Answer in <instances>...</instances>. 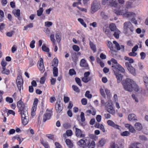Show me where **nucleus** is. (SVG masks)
Returning a JSON list of instances; mask_svg holds the SVG:
<instances>
[{"instance_id": "11", "label": "nucleus", "mask_w": 148, "mask_h": 148, "mask_svg": "<svg viewBox=\"0 0 148 148\" xmlns=\"http://www.w3.org/2000/svg\"><path fill=\"white\" fill-rule=\"evenodd\" d=\"M125 65L128 70L132 74L134 75L135 74V69L133 67L131 64L129 63L128 62H125Z\"/></svg>"}, {"instance_id": "47", "label": "nucleus", "mask_w": 148, "mask_h": 148, "mask_svg": "<svg viewBox=\"0 0 148 148\" xmlns=\"http://www.w3.org/2000/svg\"><path fill=\"white\" fill-rule=\"evenodd\" d=\"M52 23L51 22L47 21L45 23V26L47 27H50L52 25Z\"/></svg>"}, {"instance_id": "7", "label": "nucleus", "mask_w": 148, "mask_h": 148, "mask_svg": "<svg viewBox=\"0 0 148 148\" xmlns=\"http://www.w3.org/2000/svg\"><path fill=\"white\" fill-rule=\"evenodd\" d=\"M7 64V63L5 61L2 60L1 62V65L2 67V70L1 71V73L7 75L9 74L10 73V70L8 69H6L5 66Z\"/></svg>"}, {"instance_id": "32", "label": "nucleus", "mask_w": 148, "mask_h": 148, "mask_svg": "<svg viewBox=\"0 0 148 148\" xmlns=\"http://www.w3.org/2000/svg\"><path fill=\"white\" fill-rule=\"evenodd\" d=\"M113 105V103L111 100H108L106 103L105 107L107 108Z\"/></svg>"}, {"instance_id": "46", "label": "nucleus", "mask_w": 148, "mask_h": 148, "mask_svg": "<svg viewBox=\"0 0 148 148\" xmlns=\"http://www.w3.org/2000/svg\"><path fill=\"white\" fill-rule=\"evenodd\" d=\"M75 80L77 84L80 86H82V85L81 82V80L78 77H76L75 78Z\"/></svg>"}, {"instance_id": "21", "label": "nucleus", "mask_w": 148, "mask_h": 148, "mask_svg": "<svg viewBox=\"0 0 148 148\" xmlns=\"http://www.w3.org/2000/svg\"><path fill=\"white\" fill-rule=\"evenodd\" d=\"M39 69L40 71H42L43 70L44 67L43 61L42 58H40V61L39 62Z\"/></svg>"}, {"instance_id": "59", "label": "nucleus", "mask_w": 148, "mask_h": 148, "mask_svg": "<svg viewBox=\"0 0 148 148\" xmlns=\"http://www.w3.org/2000/svg\"><path fill=\"white\" fill-rule=\"evenodd\" d=\"M33 27V24L32 23H30L29 25L26 26L24 27V28L25 30H27L28 28H32Z\"/></svg>"}, {"instance_id": "10", "label": "nucleus", "mask_w": 148, "mask_h": 148, "mask_svg": "<svg viewBox=\"0 0 148 148\" xmlns=\"http://www.w3.org/2000/svg\"><path fill=\"white\" fill-rule=\"evenodd\" d=\"M17 106L20 112L27 110V108L26 107L23 103L20 100L17 103Z\"/></svg>"}, {"instance_id": "27", "label": "nucleus", "mask_w": 148, "mask_h": 148, "mask_svg": "<svg viewBox=\"0 0 148 148\" xmlns=\"http://www.w3.org/2000/svg\"><path fill=\"white\" fill-rule=\"evenodd\" d=\"M106 143V140L104 138H101L97 146L98 147L103 146Z\"/></svg>"}, {"instance_id": "51", "label": "nucleus", "mask_w": 148, "mask_h": 148, "mask_svg": "<svg viewBox=\"0 0 148 148\" xmlns=\"http://www.w3.org/2000/svg\"><path fill=\"white\" fill-rule=\"evenodd\" d=\"M103 30L105 33L107 35H108L110 34H111V32H110L108 29H107L106 28H103Z\"/></svg>"}, {"instance_id": "33", "label": "nucleus", "mask_w": 148, "mask_h": 148, "mask_svg": "<svg viewBox=\"0 0 148 148\" xmlns=\"http://www.w3.org/2000/svg\"><path fill=\"white\" fill-rule=\"evenodd\" d=\"M40 143L45 147V148H50L49 145L47 142L44 140H41Z\"/></svg>"}, {"instance_id": "23", "label": "nucleus", "mask_w": 148, "mask_h": 148, "mask_svg": "<svg viewBox=\"0 0 148 148\" xmlns=\"http://www.w3.org/2000/svg\"><path fill=\"white\" fill-rule=\"evenodd\" d=\"M106 109L107 111L111 114L113 115L115 114V110L112 106L108 107Z\"/></svg>"}, {"instance_id": "57", "label": "nucleus", "mask_w": 148, "mask_h": 148, "mask_svg": "<svg viewBox=\"0 0 148 148\" xmlns=\"http://www.w3.org/2000/svg\"><path fill=\"white\" fill-rule=\"evenodd\" d=\"M50 37L51 41L54 43L56 41L54 38V35L53 34H51Z\"/></svg>"}, {"instance_id": "30", "label": "nucleus", "mask_w": 148, "mask_h": 148, "mask_svg": "<svg viewBox=\"0 0 148 148\" xmlns=\"http://www.w3.org/2000/svg\"><path fill=\"white\" fill-rule=\"evenodd\" d=\"M58 69L56 67L54 66L53 68V74L54 77H57L58 74Z\"/></svg>"}, {"instance_id": "4", "label": "nucleus", "mask_w": 148, "mask_h": 148, "mask_svg": "<svg viewBox=\"0 0 148 148\" xmlns=\"http://www.w3.org/2000/svg\"><path fill=\"white\" fill-rule=\"evenodd\" d=\"M21 115L22 123L24 125H26L28 121V115L27 110L20 112Z\"/></svg>"}, {"instance_id": "28", "label": "nucleus", "mask_w": 148, "mask_h": 148, "mask_svg": "<svg viewBox=\"0 0 148 148\" xmlns=\"http://www.w3.org/2000/svg\"><path fill=\"white\" fill-rule=\"evenodd\" d=\"M65 142L69 148H72L73 147V144L72 143L70 140L67 139L66 140Z\"/></svg>"}, {"instance_id": "49", "label": "nucleus", "mask_w": 148, "mask_h": 148, "mask_svg": "<svg viewBox=\"0 0 148 148\" xmlns=\"http://www.w3.org/2000/svg\"><path fill=\"white\" fill-rule=\"evenodd\" d=\"M72 87L75 91L77 92H79V89L77 86L73 85L72 86Z\"/></svg>"}, {"instance_id": "60", "label": "nucleus", "mask_w": 148, "mask_h": 148, "mask_svg": "<svg viewBox=\"0 0 148 148\" xmlns=\"http://www.w3.org/2000/svg\"><path fill=\"white\" fill-rule=\"evenodd\" d=\"M85 143V141L84 140L81 139L78 142L77 144L81 146L82 145L84 144Z\"/></svg>"}, {"instance_id": "5", "label": "nucleus", "mask_w": 148, "mask_h": 148, "mask_svg": "<svg viewBox=\"0 0 148 148\" xmlns=\"http://www.w3.org/2000/svg\"><path fill=\"white\" fill-rule=\"evenodd\" d=\"M99 2L97 0H95L91 5V10L92 14L94 13L100 8Z\"/></svg>"}, {"instance_id": "22", "label": "nucleus", "mask_w": 148, "mask_h": 148, "mask_svg": "<svg viewBox=\"0 0 148 148\" xmlns=\"http://www.w3.org/2000/svg\"><path fill=\"white\" fill-rule=\"evenodd\" d=\"M17 85L19 90L20 91L21 90L22 87L23 81V80H20L19 81H16Z\"/></svg>"}, {"instance_id": "58", "label": "nucleus", "mask_w": 148, "mask_h": 148, "mask_svg": "<svg viewBox=\"0 0 148 148\" xmlns=\"http://www.w3.org/2000/svg\"><path fill=\"white\" fill-rule=\"evenodd\" d=\"M35 41L34 40H32L30 42V47L31 48H34L35 47L34 44Z\"/></svg>"}, {"instance_id": "26", "label": "nucleus", "mask_w": 148, "mask_h": 148, "mask_svg": "<svg viewBox=\"0 0 148 148\" xmlns=\"http://www.w3.org/2000/svg\"><path fill=\"white\" fill-rule=\"evenodd\" d=\"M136 129L138 130H141L143 128L142 125L140 123H136L134 125Z\"/></svg>"}, {"instance_id": "38", "label": "nucleus", "mask_w": 148, "mask_h": 148, "mask_svg": "<svg viewBox=\"0 0 148 148\" xmlns=\"http://www.w3.org/2000/svg\"><path fill=\"white\" fill-rule=\"evenodd\" d=\"M78 21H79L81 24L83 25L85 27H86V25L85 23L84 22L83 20L81 18L78 19Z\"/></svg>"}, {"instance_id": "64", "label": "nucleus", "mask_w": 148, "mask_h": 148, "mask_svg": "<svg viewBox=\"0 0 148 148\" xmlns=\"http://www.w3.org/2000/svg\"><path fill=\"white\" fill-rule=\"evenodd\" d=\"M110 148H119V147H118L117 144H115L114 143H113L111 145Z\"/></svg>"}, {"instance_id": "19", "label": "nucleus", "mask_w": 148, "mask_h": 148, "mask_svg": "<svg viewBox=\"0 0 148 148\" xmlns=\"http://www.w3.org/2000/svg\"><path fill=\"white\" fill-rule=\"evenodd\" d=\"M109 5L112 6H114L118 8H120V6L119 5V4L116 1L111 0L110 1Z\"/></svg>"}, {"instance_id": "43", "label": "nucleus", "mask_w": 148, "mask_h": 148, "mask_svg": "<svg viewBox=\"0 0 148 148\" xmlns=\"http://www.w3.org/2000/svg\"><path fill=\"white\" fill-rule=\"evenodd\" d=\"M101 17L103 19L106 20L108 19V16L105 14V13L103 12H101L100 14Z\"/></svg>"}, {"instance_id": "18", "label": "nucleus", "mask_w": 148, "mask_h": 148, "mask_svg": "<svg viewBox=\"0 0 148 148\" xmlns=\"http://www.w3.org/2000/svg\"><path fill=\"white\" fill-rule=\"evenodd\" d=\"M125 17L127 18H133L136 16L135 14L132 12H125Z\"/></svg>"}, {"instance_id": "14", "label": "nucleus", "mask_w": 148, "mask_h": 148, "mask_svg": "<svg viewBox=\"0 0 148 148\" xmlns=\"http://www.w3.org/2000/svg\"><path fill=\"white\" fill-rule=\"evenodd\" d=\"M113 43L115 45L116 48L118 50H121L123 51L124 49V46L123 45L120 46L119 44L116 41H114Z\"/></svg>"}, {"instance_id": "35", "label": "nucleus", "mask_w": 148, "mask_h": 148, "mask_svg": "<svg viewBox=\"0 0 148 148\" xmlns=\"http://www.w3.org/2000/svg\"><path fill=\"white\" fill-rule=\"evenodd\" d=\"M89 44L90 46V47L92 50H93L94 52H96V49L95 45L91 41L90 42Z\"/></svg>"}, {"instance_id": "45", "label": "nucleus", "mask_w": 148, "mask_h": 148, "mask_svg": "<svg viewBox=\"0 0 148 148\" xmlns=\"http://www.w3.org/2000/svg\"><path fill=\"white\" fill-rule=\"evenodd\" d=\"M80 116L81 121L82 122L85 121V119L84 117V112H81Z\"/></svg>"}, {"instance_id": "34", "label": "nucleus", "mask_w": 148, "mask_h": 148, "mask_svg": "<svg viewBox=\"0 0 148 148\" xmlns=\"http://www.w3.org/2000/svg\"><path fill=\"white\" fill-rule=\"evenodd\" d=\"M44 10L42 8H40L37 11V15L39 16H41Z\"/></svg>"}, {"instance_id": "17", "label": "nucleus", "mask_w": 148, "mask_h": 148, "mask_svg": "<svg viewBox=\"0 0 148 148\" xmlns=\"http://www.w3.org/2000/svg\"><path fill=\"white\" fill-rule=\"evenodd\" d=\"M128 119L130 121H137V117L134 114H131L128 116Z\"/></svg>"}, {"instance_id": "9", "label": "nucleus", "mask_w": 148, "mask_h": 148, "mask_svg": "<svg viewBox=\"0 0 148 148\" xmlns=\"http://www.w3.org/2000/svg\"><path fill=\"white\" fill-rule=\"evenodd\" d=\"M52 112L51 110H49L47 109L46 111V113L43 116V122H45L47 120L50 119L51 116Z\"/></svg>"}, {"instance_id": "24", "label": "nucleus", "mask_w": 148, "mask_h": 148, "mask_svg": "<svg viewBox=\"0 0 148 148\" xmlns=\"http://www.w3.org/2000/svg\"><path fill=\"white\" fill-rule=\"evenodd\" d=\"M56 37L57 42L58 43L60 42L61 38V33L59 32L56 33Z\"/></svg>"}, {"instance_id": "62", "label": "nucleus", "mask_w": 148, "mask_h": 148, "mask_svg": "<svg viewBox=\"0 0 148 148\" xmlns=\"http://www.w3.org/2000/svg\"><path fill=\"white\" fill-rule=\"evenodd\" d=\"M6 101L9 103H11L13 102V100L12 98L8 97L6 99Z\"/></svg>"}, {"instance_id": "13", "label": "nucleus", "mask_w": 148, "mask_h": 148, "mask_svg": "<svg viewBox=\"0 0 148 148\" xmlns=\"http://www.w3.org/2000/svg\"><path fill=\"white\" fill-rule=\"evenodd\" d=\"M113 43L115 45L116 48L118 50H121L123 51L124 49V46L123 45L120 46L119 44L116 41H114Z\"/></svg>"}, {"instance_id": "31", "label": "nucleus", "mask_w": 148, "mask_h": 148, "mask_svg": "<svg viewBox=\"0 0 148 148\" xmlns=\"http://www.w3.org/2000/svg\"><path fill=\"white\" fill-rule=\"evenodd\" d=\"M91 78L90 77H86L84 76L82 78V81L85 83H87L91 80Z\"/></svg>"}, {"instance_id": "1", "label": "nucleus", "mask_w": 148, "mask_h": 148, "mask_svg": "<svg viewBox=\"0 0 148 148\" xmlns=\"http://www.w3.org/2000/svg\"><path fill=\"white\" fill-rule=\"evenodd\" d=\"M134 82L131 79L127 78L122 82V84L124 89L129 92H131L133 90Z\"/></svg>"}, {"instance_id": "54", "label": "nucleus", "mask_w": 148, "mask_h": 148, "mask_svg": "<svg viewBox=\"0 0 148 148\" xmlns=\"http://www.w3.org/2000/svg\"><path fill=\"white\" fill-rule=\"evenodd\" d=\"M53 62L54 64L52 66H56L58 64V60L57 59L54 58L53 60Z\"/></svg>"}, {"instance_id": "37", "label": "nucleus", "mask_w": 148, "mask_h": 148, "mask_svg": "<svg viewBox=\"0 0 148 148\" xmlns=\"http://www.w3.org/2000/svg\"><path fill=\"white\" fill-rule=\"evenodd\" d=\"M85 96L88 99H91L92 97V95L90 94V92L89 91H87L85 94Z\"/></svg>"}, {"instance_id": "6", "label": "nucleus", "mask_w": 148, "mask_h": 148, "mask_svg": "<svg viewBox=\"0 0 148 148\" xmlns=\"http://www.w3.org/2000/svg\"><path fill=\"white\" fill-rule=\"evenodd\" d=\"M123 25V30L125 34L128 33V29H129L131 32L134 31V27L130 22H125L124 23Z\"/></svg>"}, {"instance_id": "41", "label": "nucleus", "mask_w": 148, "mask_h": 148, "mask_svg": "<svg viewBox=\"0 0 148 148\" xmlns=\"http://www.w3.org/2000/svg\"><path fill=\"white\" fill-rule=\"evenodd\" d=\"M144 82L145 83L147 90L148 91V77H145L144 78Z\"/></svg>"}, {"instance_id": "40", "label": "nucleus", "mask_w": 148, "mask_h": 148, "mask_svg": "<svg viewBox=\"0 0 148 148\" xmlns=\"http://www.w3.org/2000/svg\"><path fill=\"white\" fill-rule=\"evenodd\" d=\"M124 59L125 60H128L129 61V62H128L130 64L131 63H133L134 62V60L133 59H132L131 58H128L126 56L125 57Z\"/></svg>"}, {"instance_id": "12", "label": "nucleus", "mask_w": 148, "mask_h": 148, "mask_svg": "<svg viewBox=\"0 0 148 148\" xmlns=\"http://www.w3.org/2000/svg\"><path fill=\"white\" fill-rule=\"evenodd\" d=\"M75 134L77 137L80 138H84L85 136L84 134H82L81 130L77 128H75Z\"/></svg>"}, {"instance_id": "42", "label": "nucleus", "mask_w": 148, "mask_h": 148, "mask_svg": "<svg viewBox=\"0 0 148 148\" xmlns=\"http://www.w3.org/2000/svg\"><path fill=\"white\" fill-rule=\"evenodd\" d=\"M123 10H117L116 11L115 13L116 14L118 15H125V12H123Z\"/></svg>"}, {"instance_id": "39", "label": "nucleus", "mask_w": 148, "mask_h": 148, "mask_svg": "<svg viewBox=\"0 0 148 148\" xmlns=\"http://www.w3.org/2000/svg\"><path fill=\"white\" fill-rule=\"evenodd\" d=\"M42 50L46 52H49V49L46 47L45 45L43 44L42 47Z\"/></svg>"}, {"instance_id": "55", "label": "nucleus", "mask_w": 148, "mask_h": 148, "mask_svg": "<svg viewBox=\"0 0 148 148\" xmlns=\"http://www.w3.org/2000/svg\"><path fill=\"white\" fill-rule=\"evenodd\" d=\"M86 63V61L84 59H82L81 60L80 62V65L81 66H85V64Z\"/></svg>"}, {"instance_id": "29", "label": "nucleus", "mask_w": 148, "mask_h": 148, "mask_svg": "<svg viewBox=\"0 0 148 148\" xmlns=\"http://www.w3.org/2000/svg\"><path fill=\"white\" fill-rule=\"evenodd\" d=\"M140 143H132L129 146V148H139L137 146Z\"/></svg>"}, {"instance_id": "61", "label": "nucleus", "mask_w": 148, "mask_h": 148, "mask_svg": "<svg viewBox=\"0 0 148 148\" xmlns=\"http://www.w3.org/2000/svg\"><path fill=\"white\" fill-rule=\"evenodd\" d=\"M129 130L130 132L132 133H135L136 132V130L132 125L130 128Z\"/></svg>"}, {"instance_id": "53", "label": "nucleus", "mask_w": 148, "mask_h": 148, "mask_svg": "<svg viewBox=\"0 0 148 148\" xmlns=\"http://www.w3.org/2000/svg\"><path fill=\"white\" fill-rule=\"evenodd\" d=\"M73 49L76 51H78L79 50V47L77 45H74L73 46Z\"/></svg>"}, {"instance_id": "36", "label": "nucleus", "mask_w": 148, "mask_h": 148, "mask_svg": "<svg viewBox=\"0 0 148 148\" xmlns=\"http://www.w3.org/2000/svg\"><path fill=\"white\" fill-rule=\"evenodd\" d=\"M125 7L127 8H131L133 7L132 3L129 2H127L126 3Z\"/></svg>"}, {"instance_id": "52", "label": "nucleus", "mask_w": 148, "mask_h": 148, "mask_svg": "<svg viewBox=\"0 0 148 148\" xmlns=\"http://www.w3.org/2000/svg\"><path fill=\"white\" fill-rule=\"evenodd\" d=\"M133 89H134V90L136 92H138L139 91V88L138 87V86L136 85V84H135V83H134V85L133 86Z\"/></svg>"}, {"instance_id": "2", "label": "nucleus", "mask_w": 148, "mask_h": 148, "mask_svg": "<svg viewBox=\"0 0 148 148\" xmlns=\"http://www.w3.org/2000/svg\"><path fill=\"white\" fill-rule=\"evenodd\" d=\"M109 28L111 31V34H113L116 38H119L120 32L116 28L115 25L112 23H111L110 25Z\"/></svg>"}, {"instance_id": "8", "label": "nucleus", "mask_w": 148, "mask_h": 148, "mask_svg": "<svg viewBox=\"0 0 148 148\" xmlns=\"http://www.w3.org/2000/svg\"><path fill=\"white\" fill-rule=\"evenodd\" d=\"M55 108L57 113H60L63 109V105L60 100H57L56 105Z\"/></svg>"}, {"instance_id": "50", "label": "nucleus", "mask_w": 148, "mask_h": 148, "mask_svg": "<svg viewBox=\"0 0 148 148\" xmlns=\"http://www.w3.org/2000/svg\"><path fill=\"white\" fill-rule=\"evenodd\" d=\"M69 74L70 75L72 76L73 75H75L76 74L75 71L74 69H71L69 70Z\"/></svg>"}, {"instance_id": "15", "label": "nucleus", "mask_w": 148, "mask_h": 148, "mask_svg": "<svg viewBox=\"0 0 148 148\" xmlns=\"http://www.w3.org/2000/svg\"><path fill=\"white\" fill-rule=\"evenodd\" d=\"M12 13L15 16L18 18V20L20 21L21 20V18L20 16V11L19 9L14 10L12 11Z\"/></svg>"}, {"instance_id": "63", "label": "nucleus", "mask_w": 148, "mask_h": 148, "mask_svg": "<svg viewBox=\"0 0 148 148\" xmlns=\"http://www.w3.org/2000/svg\"><path fill=\"white\" fill-rule=\"evenodd\" d=\"M81 102L83 105H86L87 103V99L85 98H83L81 100Z\"/></svg>"}, {"instance_id": "16", "label": "nucleus", "mask_w": 148, "mask_h": 148, "mask_svg": "<svg viewBox=\"0 0 148 148\" xmlns=\"http://www.w3.org/2000/svg\"><path fill=\"white\" fill-rule=\"evenodd\" d=\"M107 123L108 125L111 126L117 129L120 130L119 128V126L117 125L113 121L110 120H109L107 121Z\"/></svg>"}, {"instance_id": "20", "label": "nucleus", "mask_w": 148, "mask_h": 148, "mask_svg": "<svg viewBox=\"0 0 148 148\" xmlns=\"http://www.w3.org/2000/svg\"><path fill=\"white\" fill-rule=\"evenodd\" d=\"M114 73L115 75L116 76V78L117 79V82L118 83H119L121 81L123 75H121V74H119V73H117L114 72Z\"/></svg>"}, {"instance_id": "48", "label": "nucleus", "mask_w": 148, "mask_h": 148, "mask_svg": "<svg viewBox=\"0 0 148 148\" xmlns=\"http://www.w3.org/2000/svg\"><path fill=\"white\" fill-rule=\"evenodd\" d=\"M108 47L111 50H113L114 49L112 47V44L110 41L108 42L107 44Z\"/></svg>"}, {"instance_id": "25", "label": "nucleus", "mask_w": 148, "mask_h": 148, "mask_svg": "<svg viewBox=\"0 0 148 148\" xmlns=\"http://www.w3.org/2000/svg\"><path fill=\"white\" fill-rule=\"evenodd\" d=\"M73 134V132L71 130H67L66 131V133L63 134V136L64 138H66V135L68 136H70Z\"/></svg>"}, {"instance_id": "56", "label": "nucleus", "mask_w": 148, "mask_h": 148, "mask_svg": "<svg viewBox=\"0 0 148 148\" xmlns=\"http://www.w3.org/2000/svg\"><path fill=\"white\" fill-rule=\"evenodd\" d=\"M111 51L110 52L112 54V56L114 57H116L117 55L116 51L114 50V49L113 50H111Z\"/></svg>"}, {"instance_id": "3", "label": "nucleus", "mask_w": 148, "mask_h": 148, "mask_svg": "<svg viewBox=\"0 0 148 148\" xmlns=\"http://www.w3.org/2000/svg\"><path fill=\"white\" fill-rule=\"evenodd\" d=\"M111 61L112 62V67L114 68V69L118 70L121 72L123 73L125 72L124 69L117 63L116 60L114 58H112Z\"/></svg>"}, {"instance_id": "44", "label": "nucleus", "mask_w": 148, "mask_h": 148, "mask_svg": "<svg viewBox=\"0 0 148 148\" xmlns=\"http://www.w3.org/2000/svg\"><path fill=\"white\" fill-rule=\"evenodd\" d=\"M130 134V133L127 131H125L121 133V135L122 136H127Z\"/></svg>"}]
</instances>
